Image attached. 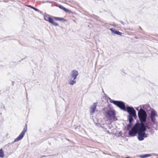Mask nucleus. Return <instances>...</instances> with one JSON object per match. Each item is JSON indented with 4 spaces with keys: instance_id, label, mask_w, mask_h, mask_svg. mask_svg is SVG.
<instances>
[{
    "instance_id": "f03ea898",
    "label": "nucleus",
    "mask_w": 158,
    "mask_h": 158,
    "mask_svg": "<svg viewBox=\"0 0 158 158\" xmlns=\"http://www.w3.org/2000/svg\"><path fill=\"white\" fill-rule=\"evenodd\" d=\"M110 102L116 105L121 109L124 111H126V109L127 112L129 114V115H132L135 118L136 117V111L133 107L127 106L126 108L125 105L123 102L121 101H114L111 100L110 101Z\"/></svg>"
},
{
    "instance_id": "f257e3e1",
    "label": "nucleus",
    "mask_w": 158,
    "mask_h": 158,
    "mask_svg": "<svg viewBox=\"0 0 158 158\" xmlns=\"http://www.w3.org/2000/svg\"><path fill=\"white\" fill-rule=\"evenodd\" d=\"M157 117L158 114L156 111L154 110H151L150 117L152 123L148 122L145 125L149 131L155 129L157 127L158 125L157 120Z\"/></svg>"
},
{
    "instance_id": "aec40b11",
    "label": "nucleus",
    "mask_w": 158,
    "mask_h": 158,
    "mask_svg": "<svg viewBox=\"0 0 158 158\" xmlns=\"http://www.w3.org/2000/svg\"><path fill=\"white\" fill-rule=\"evenodd\" d=\"M58 7L62 9V10H63L64 9V7L63 6L61 5H58Z\"/></svg>"
},
{
    "instance_id": "9b49d317",
    "label": "nucleus",
    "mask_w": 158,
    "mask_h": 158,
    "mask_svg": "<svg viewBox=\"0 0 158 158\" xmlns=\"http://www.w3.org/2000/svg\"><path fill=\"white\" fill-rule=\"evenodd\" d=\"M110 30L113 33L116 34L120 35H122V33L120 32L115 29L111 28H110Z\"/></svg>"
},
{
    "instance_id": "0eeeda50",
    "label": "nucleus",
    "mask_w": 158,
    "mask_h": 158,
    "mask_svg": "<svg viewBox=\"0 0 158 158\" xmlns=\"http://www.w3.org/2000/svg\"><path fill=\"white\" fill-rule=\"evenodd\" d=\"M27 125L26 124H25V127H24L23 131L19 135V136L15 139L14 142H15L18 141L22 139L25 133L27 131Z\"/></svg>"
},
{
    "instance_id": "f8f14e48",
    "label": "nucleus",
    "mask_w": 158,
    "mask_h": 158,
    "mask_svg": "<svg viewBox=\"0 0 158 158\" xmlns=\"http://www.w3.org/2000/svg\"><path fill=\"white\" fill-rule=\"evenodd\" d=\"M50 23H51L53 25L56 26H59V25L57 23L54 22L53 21V20L51 18H50V19H49V21H48Z\"/></svg>"
},
{
    "instance_id": "9d476101",
    "label": "nucleus",
    "mask_w": 158,
    "mask_h": 158,
    "mask_svg": "<svg viewBox=\"0 0 158 158\" xmlns=\"http://www.w3.org/2000/svg\"><path fill=\"white\" fill-rule=\"evenodd\" d=\"M78 75V73L77 71L73 70L72 71L71 76L72 78H74V80H75L77 76Z\"/></svg>"
},
{
    "instance_id": "7ed1b4c3",
    "label": "nucleus",
    "mask_w": 158,
    "mask_h": 158,
    "mask_svg": "<svg viewBox=\"0 0 158 158\" xmlns=\"http://www.w3.org/2000/svg\"><path fill=\"white\" fill-rule=\"evenodd\" d=\"M138 114L141 123H137L136 124H139V126H145L144 123L147 120V115L146 112L143 109L141 108L138 111Z\"/></svg>"
},
{
    "instance_id": "6e6552de",
    "label": "nucleus",
    "mask_w": 158,
    "mask_h": 158,
    "mask_svg": "<svg viewBox=\"0 0 158 158\" xmlns=\"http://www.w3.org/2000/svg\"><path fill=\"white\" fill-rule=\"evenodd\" d=\"M98 105L97 102H95L90 106V113L91 115H93L96 111V107Z\"/></svg>"
},
{
    "instance_id": "5701e85b",
    "label": "nucleus",
    "mask_w": 158,
    "mask_h": 158,
    "mask_svg": "<svg viewBox=\"0 0 158 158\" xmlns=\"http://www.w3.org/2000/svg\"><path fill=\"white\" fill-rule=\"evenodd\" d=\"M125 158H130L129 157H126Z\"/></svg>"
},
{
    "instance_id": "f3484780",
    "label": "nucleus",
    "mask_w": 158,
    "mask_h": 158,
    "mask_svg": "<svg viewBox=\"0 0 158 158\" xmlns=\"http://www.w3.org/2000/svg\"><path fill=\"white\" fill-rule=\"evenodd\" d=\"M4 152L2 149L0 150V157H2L4 156Z\"/></svg>"
},
{
    "instance_id": "4468645a",
    "label": "nucleus",
    "mask_w": 158,
    "mask_h": 158,
    "mask_svg": "<svg viewBox=\"0 0 158 158\" xmlns=\"http://www.w3.org/2000/svg\"><path fill=\"white\" fill-rule=\"evenodd\" d=\"M76 82V81L75 80H74V78H73V80H72V78H71V79L69 81V83L70 85H73L75 84Z\"/></svg>"
},
{
    "instance_id": "20e7f679",
    "label": "nucleus",
    "mask_w": 158,
    "mask_h": 158,
    "mask_svg": "<svg viewBox=\"0 0 158 158\" xmlns=\"http://www.w3.org/2000/svg\"><path fill=\"white\" fill-rule=\"evenodd\" d=\"M105 116L109 120L116 121L118 119L116 116L115 111L111 108L106 109L105 112Z\"/></svg>"
},
{
    "instance_id": "4be33fe9",
    "label": "nucleus",
    "mask_w": 158,
    "mask_h": 158,
    "mask_svg": "<svg viewBox=\"0 0 158 158\" xmlns=\"http://www.w3.org/2000/svg\"><path fill=\"white\" fill-rule=\"evenodd\" d=\"M64 11H65L66 12H67V11H69V10L68 9H66V8H64Z\"/></svg>"
},
{
    "instance_id": "2eb2a0df",
    "label": "nucleus",
    "mask_w": 158,
    "mask_h": 158,
    "mask_svg": "<svg viewBox=\"0 0 158 158\" xmlns=\"http://www.w3.org/2000/svg\"><path fill=\"white\" fill-rule=\"evenodd\" d=\"M54 18L57 20H59L63 22H65L66 21V20L65 19H64L63 18H59L58 17H54Z\"/></svg>"
},
{
    "instance_id": "39448f33",
    "label": "nucleus",
    "mask_w": 158,
    "mask_h": 158,
    "mask_svg": "<svg viewBox=\"0 0 158 158\" xmlns=\"http://www.w3.org/2000/svg\"><path fill=\"white\" fill-rule=\"evenodd\" d=\"M140 127L137 133L138 134V138L139 140L142 141L143 140L144 138L147 137V134H146L145 131L146 129L148 128L146 125L145 126H140Z\"/></svg>"
},
{
    "instance_id": "ddd939ff",
    "label": "nucleus",
    "mask_w": 158,
    "mask_h": 158,
    "mask_svg": "<svg viewBox=\"0 0 158 158\" xmlns=\"http://www.w3.org/2000/svg\"><path fill=\"white\" fill-rule=\"evenodd\" d=\"M143 108L144 109L146 110L147 111H150L151 109V108L148 105H145L143 106Z\"/></svg>"
},
{
    "instance_id": "6ab92c4d",
    "label": "nucleus",
    "mask_w": 158,
    "mask_h": 158,
    "mask_svg": "<svg viewBox=\"0 0 158 158\" xmlns=\"http://www.w3.org/2000/svg\"><path fill=\"white\" fill-rule=\"evenodd\" d=\"M28 6L31 8L33 9H34L36 11H39V10L38 9L36 8L31 6L29 5V6Z\"/></svg>"
},
{
    "instance_id": "1a4fd4ad",
    "label": "nucleus",
    "mask_w": 158,
    "mask_h": 158,
    "mask_svg": "<svg viewBox=\"0 0 158 158\" xmlns=\"http://www.w3.org/2000/svg\"><path fill=\"white\" fill-rule=\"evenodd\" d=\"M156 156H158V154H156L155 153H152L150 154H146L145 155H140L138 157H139L141 158H144L145 157H155Z\"/></svg>"
},
{
    "instance_id": "a211bd4d",
    "label": "nucleus",
    "mask_w": 158,
    "mask_h": 158,
    "mask_svg": "<svg viewBox=\"0 0 158 158\" xmlns=\"http://www.w3.org/2000/svg\"><path fill=\"white\" fill-rule=\"evenodd\" d=\"M51 17H49L48 16H44V19L48 21H49V19H50Z\"/></svg>"
},
{
    "instance_id": "423d86ee",
    "label": "nucleus",
    "mask_w": 158,
    "mask_h": 158,
    "mask_svg": "<svg viewBox=\"0 0 158 158\" xmlns=\"http://www.w3.org/2000/svg\"><path fill=\"white\" fill-rule=\"evenodd\" d=\"M139 124H135L131 130L129 132V135L131 137L135 136L138 133L140 127Z\"/></svg>"
},
{
    "instance_id": "b1692460",
    "label": "nucleus",
    "mask_w": 158,
    "mask_h": 158,
    "mask_svg": "<svg viewBox=\"0 0 158 158\" xmlns=\"http://www.w3.org/2000/svg\"><path fill=\"white\" fill-rule=\"evenodd\" d=\"M121 23H122V24H123V22H121Z\"/></svg>"
},
{
    "instance_id": "412c9836",
    "label": "nucleus",
    "mask_w": 158,
    "mask_h": 158,
    "mask_svg": "<svg viewBox=\"0 0 158 158\" xmlns=\"http://www.w3.org/2000/svg\"><path fill=\"white\" fill-rule=\"evenodd\" d=\"M132 125V122L130 123L129 122V124L127 125L128 127H131Z\"/></svg>"
},
{
    "instance_id": "393cba45",
    "label": "nucleus",
    "mask_w": 158,
    "mask_h": 158,
    "mask_svg": "<svg viewBox=\"0 0 158 158\" xmlns=\"http://www.w3.org/2000/svg\"><path fill=\"white\" fill-rule=\"evenodd\" d=\"M136 110H138V109H136Z\"/></svg>"
},
{
    "instance_id": "dca6fc26",
    "label": "nucleus",
    "mask_w": 158,
    "mask_h": 158,
    "mask_svg": "<svg viewBox=\"0 0 158 158\" xmlns=\"http://www.w3.org/2000/svg\"><path fill=\"white\" fill-rule=\"evenodd\" d=\"M133 116L132 115H129L128 116V118L129 121V122H132L133 120Z\"/></svg>"
}]
</instances>
